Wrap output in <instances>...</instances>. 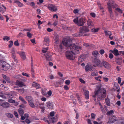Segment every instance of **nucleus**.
Wrapping results in <instances>:
<instances>
[{
	"label": "nucleus",
	"mask_w": 124,
	"mask_h": 124,
	"mask_svg": "<svg viewBox=\"0 0 124 124\" xmlns=\"http://www.w3.org/2000/svg\"><path fill=\"white\" fill-rule=\"evenodd\" d=\"M46 105L48 108L50 109L52 108L53 107V104L50 102H47Z\"/></svg>",
	"instance_id": "a211bd4d"
},
{
	"label": "nucleus",
	"mask_w": 124,
	"mask_h": 124,
	"mask_svg": "<svg viewBox=\"0 0 124 124\" xmlns=\"http://www.w3.org/2000/svg\"><path fill=\"white\" fill-rule=\"evenodd\" d=\"M99 104L100 106V108L101 109L102 112H104V108H103V107L102 106V105L101 104V103L100 102H99Z\"/></svg>",
	"instance_id": "4c0bfd02"
},
{
	"label": "nucleus",
	"mask_w": 124,
	"mask_h": 124,
	"mask_svg": "<svg viewBox=\"0 0 124 124\" xmlns=\"http://www.w3.org/2000/svg\"><path fill=\"white\" fill-rule=\"evenodd\" d=\"M109 58L110 59H112L113 57V54L112 53H110L109 55Z\"/></svg>",
	"instance_id": "e2e57ef3"
},
{
	"label": "nucleus",
	"mask_w": 124,
	"mask_h": 124,
	"mask_svg": "<svg viewBox=\"0 0 124 124\" xmlns=\"http://www.w3.org/2000/svg\"><path fill=\"white\" fill-rule=\"evenodd\" d=\"M93 67L89 64H87L85 66V69L86 71H89L92 70Z\"/></svg>",
	"instance_id": "ddd939ff"
},
{
	"label": "nucleus",
	"mask_w": 124,
	"mask_h": 124,
	"mask_svg": "<svg viewBox=\"0 0 124 124\" xmlns=\"http://www.w3.org/2000/svg\"><path fill=\"white\" fill-rule=\"evenodd\" d=\"M48 48L47 47L46 48H43V49L42 50V52L44 53H45L47 52V50H48Z\"/></svg>",
	"instance_id": "3c124183"
},
{
	"label": "nucleus",
	"mask_w": 124,
	"mask_h": 124,
	"mask_svg": "<svg viewBox=\"0 0 124 124\" xmlns=\"http://www.w3.org/2000/svg\"><path fill=\"white\" fill-rule=\"evenodd\" d=\"M28 101L29 103V102L31 101L32 100V98L31 96H26L25 98Z\"/></svg>",
	"instance_id": "7c9ffc66"
},
{
	"label": "nucleus",
	"mask_w": 124,
	"mask_h": 124,
	"mask_svg": "<svg viewBox=\"0 0 124 124\" xmlns=\"http://www.w3.org/2000/svg\"><path fill=\"white\" fill-rule=\"evenodd\" d=\"M46 56V60L50 61L52 60L51 55L50 53L47 52V54L45 55Z\"/></svg>",
	"instance_id": "dca6fc26"
},
{
	"label": "nucleus",
	"mask_w": 124,
	"mask_h": 124,
	"mask_svg": "<svg viewBox=\"0 0 124 124\" xmlns=\"http://www.w3.org/2000/svg\"><path fill=\"white\" fill-rule=\"evenodd\" d=\"M84 45L87 47H90L91 45L87 43H85L83 44Z\"/></svg>",
	"instance_id": "bf43d9fd"
},
{
	"label": "nucleus",
	"mask_w": 124,
	"mask_h": 124,
	"mask_svg": "<svg viewBox=\"0 0 124 124\" xmlns=\"http://www.w3.org/2000/svg\"><path fill=\"white\" fill-rule=\"evenodd\" d=\"M95 94L93 96L94 97L97 95L98 97L101 99H104L106 95V90L103 88H99L98 90H95Z\"/></svg>",
	"instance_id": "f03ea898"
},
{
	"label": "nucleus",
	"mask_w": 124,
	"mask_h": 124,
	"mask_svg": "<svg viewBox=\"0 0 124 124\" xmlns=\"http://www.w3.org/2000/svg\"><path fill=\"white\" fill-rule=\"evenodd\" d=\"M2 77L5 80H6L8 83L10 82V78L7 76L3 74L1 75Z\"/></svg>",
	"instance_id": "412c9836"
},
{
	"label": "nucleus",
	"mask_w": 124,
	"mask_h": 124,
	"mask_svg": "<svg viewBox=\"0 0 124 124\" xmlns=\"http://www.w3.org/2000/svg\"><path fill=\"white\" fill-rule=\"evenodd\" d=\"M20 56L23 60H25L26 58L25 53L24 52H21V53L20 54Z\"/></svg>",
	"instance_id": "a878e982"
},
{
	"label": "nucleus",
	"mask_w": 124,
	"mask_h": 124,
	"mask_svg": "<svg viewBox=\"0 0 124 124\" xmlns=\"http://www.w3.org/2000/svg\"><path fill=\"white\" fill-rule=\"evenodd\" d=\"M32 85L33 86L36 88V89H39L40 88L39 85L36 82H33Z\"/></svg>",
	"instance_id": "5701e85b"
},
{
	"label": "nucleus",
	"mask_w": 124,
	"mask_h": 124,
	"mask_svg": "<svg viewBox=\"0 0 124 124\" xmlns=\"http://www.w3.org/2000/svg\"><path fill=\"white\" fill-rule=\"evenodd\" d=\"M105 102L106 105L108 106L110 105V102L109 99L108 98L105 99Z\"/></svg>",
	"instance_id": "c85d7f7f"
},
{
	"label": "nucleus",
	"mask_w": 124,
	"mask_h": 124,
	"mask_svg": "<svg viewBox=\"0 0 124 124\" xmlns=\"http://www.w3.org/2000/svg\"><path fill=\"white\" fill-rule=\"evenodd\" d=\"M102 66L106 69H108L111 68V65L109 63L105 61H103L102 62Z\"/></svg>",
	"instance_id": "9d476101"
},
{
	"label": "nucleus",
	"mask_w": 124,
	"mask_h": 124,
	"mask_svg": "<svg viewBox=\"0 0 124 124\" xmlns=\"http://www.w3.org/2000/svg\"><path fill=\"white\" fill-rule=\"evenodd\" d=\"M87 24L89 28H93L94 27L93 23L90 19L88 20L87 21Z\"/></svg>",
	"instance_id": "f8f14e48"
},
{
	"label": "nucleus",
	"mask_w": 124,
	"mask_h": 124,
	"mask_svg": "<svg viewBox=\"0 0 124 124\" xmlns=\"http://www.w3.org/2000/svg\"><path fill=\"white\" fill-rule=\"evenodd\" d=\"M92 54L93 56L96 58H97V56L99 55H100L99 53L97 51H95L93 52L92 53Z\"/></svg>",
	"instance_id": "393cba45"
},
{
	"label": "nucleus",
	"mask_w": 124,
	"mask_h": 124,
	"mask_svg": "<svg viewBox=\"0 0 124 124\" xmlns=\"http://www.w3.org/2000/svg\"><path fill=\"white\" fill-rule=\"evenodd\" d=\"M9 47H11L13 45V41H9Z\"/></svg>",
	"instance_id": "864d4df0"
},
{
	"label": "nucleus",
	"mask_w": 124,
	"mask_h": 124,
	"mask_svg": "<svg viewBox=\"0 0 124 124\" xmlns=\"http://www.w3.org/2000/svg\"><path fill=\"white\" fill-rule=\"evenodd\" d=\"M105 36H111L112 35V34L109 31H105L104 32Z\"/></svg>",
	"instance_id": "c756f323"
},
{
	"label": "nucleus",
	"mask_w": 124,
	"mask_h": 124,
	"mask_svg": "<svg viewBox=\"0 0 124 124\" xmlns=\"http://www.w3.org/2000/svg\"><path fill=\"white\" fill-rule=\"evenodd\" d=\"M41 93L42 94L44 95H46V93L45 91H44L43 89H42L41 90Z\"/></svg>",
	"instance_id": "052dcab7"
},
{
	"label": "nucleus",
	"mask_w": 124,
	"mask_h": 124,
	"mask_svg": "<svg viewBox=\"0 0 124 124\" xmlns=\"http://www.w3.org/2000/svg\"><path fill=\"white\" fill-rule=\"evenodd\" d=\"M116 120V117L113 116L112 118L110 119L108 123H112L114 122Z\"/></svg>",
	"instance_id": "6ab92c4d"
},
{
	"label": "nucleus",
	"mask_w": 124,
	"mask_h": 124,
	"mask_svg": "<svg viewBox=\"0 0 124 124\" xmlns=\"http://www.w3.org/2000/svg\"><path fill=\"white\" fill-rule=\"evenodd\" d=\"M87 56V55L86 54H84L81 55L79 57L78 61L79 62H83L84 61L85 58Z\"/></svg>",
	"instance_id": "9b49d317"
},
{
	"label": "nucleus",
	"mask_w": 124,
	"mask_h": 124,
	"mask_svg": "<svg viewBox=\"0 0 124 124\" xmlns=\"http://www.w3.org/2000/svg\"><path fill=\"white\" fill-rule=\"evenodd\" d=\"M22 74L23 75L25 76L28 78L29 77H30L29 75V74H27L26 73L23 72L22 73Z\"/></svg>",
	"instance_id": "09e8293b"
},
{
	"label": "nucleus",
	"mask_w": 124,
	"mask_h": 124,
	"mask_svg": "<svg viewBox=\"0 0 124 124\" xmlns=\"http://www.w3.org/2000/svg\"><path fill=\"white\" fill-rule=\"evenodd\" d=\"M0 106L4 108H7L9 107V104L8 102L5 101L3 102H0Z\"/></svg>",
	"instance_id": "1a4fd4ad"
},
{
	"label": "nucleus",
	"mask_w": 124,
	"mask_h": 124,
	"mask_svg": "<svg viewBox=\"0 0 124 124\" xmlns=\"http://www.w3.org/2000/svg\"><path fill=\"white\" fill-rule=\"evenodd\" d=\"M71 51H67L66 52V55L67 58L70 60H73L75 58V55L79 53V51H77L73 49V50H70Z\"/></svg>",
	"instance_id": "39448f33"
},
{
	"label": "nucleus",
	"mask_w": 124,
	"mask_h": 124,
	"mask_svg": "<svg viewBox=\"0 0 124 124\" xmlns=\"http://www.w3.org/2000/svg\"><path fill=\"white\" fill-rule=\"evenodd\" d=\"M97 75L98 73L96 70H92L91 74V76H97Z\"/></svg>",
	"instance_id": "cd10ccee"
},
{
	"label": "nucleus",
	"mask_w": 124,
	"mask_h": 124,
	"mask_svg": "<svg viewBox=\"0 0 124 124\" xmlns=\"http://www.w3.org/2000/svg\"><path fill=\"white\" fill-rule=\"evenodd\" d=\"M17 90L18 92L21 93H23L24 91V88L20 89H17Z\"/></svg>",
	"instance_id": "e433bc0d"
},
{
	"label": "nucleus",
	"mask_w": 124,
	"mask_h": 124,
	"mask_svg": "<svg viewBox=\"0 0 124 124\" xmlns=\"http://www.w3.org/2000/svg\"><path fill=\"white\" fill-rule=\"evenodd\" d=\"M79 12V10L78 9H75L73 10V12L75 14H76L78 13Z\"/></svg>",
	"instance_id": "6e6d98bb"
},
{
	"label": "nucleus",
	"mask_w": 124,
	"mask_h": 124,
	"mask_svg": "<svg viewBox=\"0 0 124 124\" xmlns=\"http://www.w3.org/2000/svg\"><path fill=\"white\" fill-rule=\"evenodd\" d=\"M58 35H56L54 37V40H55V42L56 43H58L59 42L58 40Z\"/></svg>",
	"instance_id": "f704fd0d"
},
{
	"label": "nucleus",
	"mask_w": 124,
	"mask_h": 124,
	"mask_svg": "<svg viewBox=\"0 0 124 124\" xmlns=\"http://www.w3.org/2000/svg\"><path fill=\"white\" fill-rule=\"evenodd\" d=\"M25 122L27 124H30L31 122V121L28 119H26L25 120Z\"/></svg>",
	"instance_id": "774afa93"
},
{
	"label": "nucleus",
	"mask_w": 124,
	"mask_h": 124,
	"mask_svg": "<svg viewBox=\"0 0 124 124\" xmlns=\"http://www.w3.org/2000/svg\"><path fill=\"white\" fill-rule=\"evenodd\" d=\"M11 55L12 58L14 59V61L16 62H17V60L16 58L15 53L12 54Z\"/></svg>",
	"instance_id": "2f4dec72"
},
{
	"label": "nucleus",
	"mask_w": 124,
	"mask_h": 124,
	"mask_svg": "<svg viewBox=\"0 0 124 124\" xmlns=\"http://www.w3.org/2000/svg\"><path fill=\"white\" fill-rule=\"evenodd\" d=\"M5 94L7 95V97L12 98H13V95H14V92L13 91L9 93H5Z\"/></svg>",
	"instance_id": "2eb2a0df"
},
{
	"label": "nucleus",
	"mask_w": 124,
	"mask_h": 124,
	"mask_svg": "<svg viewBox=\"0 0 124 124\" xmlns=\"http://www.w3.org/2000/svg\"><path fill=\"white\" fill-rule=\"evenodd\" d=\"M27 36L30 38H32V34L29 32H28L27 33Z\"/></svg>",
	"instance_id": "79ce46f5"
},
{
	"label": "nucleus",
	"mask_w": 124,
	"mask_h": 124,
	"mask_svg": "<svg viewBox=\"0 0 124 124\" xmlns=\"http://www.w3.org/2000/svg\"><path fill=\"white\" fill-rule=\"evenodd\" d=\"M91 15L93 17H95V14L93 13H90Z\"/></svg>",
	"instance_id": "338daca9"
},
{
	"label": "nucleus",
	"mask_w": 124,
	"mask_h": 124,
	"mask_svg": "<svg viewBox=\"0 0 124 124\" xmlns=\"http://www.w3.org/2000/svg\"><path fill=\"white\" fill-rule=\"evenodd\" d=\"M89 29L87 27L83 26L80 28L79 32L73 35V36L74 37H78L81 36H86V33L89 32Z\"/></svg>",
	"instance_id": "7ed1b4c3"
},
{
	"label": "nucleus",
	"mask_w": 124,
	"mask_h": 124,
	"mask_svg": "<svg viewBox=\"0 0 124 124\" xmlns=\"http://www.w3.org/2000/svg\"><path fill=\"white\" fill-rule=\"evenodd\" d=\"M14 2L18 5L19 7H22L23 6V4L18 0H16L14 1Z\"/></svg>",
	"instance_id": "b1692460"
},
{
	"label": "nucleus",
	"mask_w": 124,
	"mask_h": 124,
	"mask_svg": "<svg viewBox=\"0 0 124 124\" xmlns=\"http://www.w3.org/2000/svg\"><path fill=\"white\" fill-rule=\"evenodd\" d=\"M75 112L76 114V116L75 118L76 119H78L79 117V115L77 111H75Z\"/></svg>",
	"instance_id": "69168bd1"
},
{
	"label": "nucleus",
	"mask_w": 124,
	"mask_h": 124,
	"mask_svg": "<svg viewBox=\"0 0 124 124\" xmlns=\"http://www.w3.org/2000/svg\"><path fill=\"white\" fill-rule=\"evenodd\" d=\"M101 55L105 53V51L103 49H101L99 51Z\"/></svg>",
	"instance_id": "5fc2aeb1"
},
{
	"label": "nucleus",
	"mask_w": 124,
	"mask_h": 124,
	"mask_svg": "<svg viewBox=\"0 0 124 124\" xmlns=\"http://www.w3.org/2000/svg\"><path fill=\"white\" fill-rule=\"evenodd\" d=\"M50 115L51 116H53L54 115V111L51 112L50 113Z\"/></svg>",
	"instance_id": "0e129e2a"
},
{
	"label": "nucleus",
	"mask_w": 124,
	"mask_h": 124,
	"mask_svg": "<svg viewBox=\"0 0 124 124\" xmlns=\"http://www.w3.org/2000/svg\"><path fill=\"white\" fill-rule=\"evenodd\" d=\"M116 80L118 81V83L120 84L121 83V79L120 77H118L116 79Z\"/></svg>",
	"instance_id": "8fccbe9b"
},
{
	"label": "nucleus",
	"mask_w": 124,
	"mask_h": 124,
	"mask_svg": "<svg viewBox=\"0 0 124 124\" xmlns=\"http://www.w3.org/2000/svg\"><path fill=\"white\" fill-rule=\"evenodd\" d=\"M73 22L77 25L79 26L83 25L85 23V19L83 17L79 18L77 17L73 20Z\"/></svg>",
	"instance_id": "423d86ee"
},
{
	"label": "nucleus",
	"mask_w": 124,
	"mask_h": 124,
	"mask_svg": "<svg viewBox=\"0 0 124 124\" xmlns=\"http://www.w3.org/2000/svg\"><path fill=\"white\" fill-rule=\"evenodd\" d=\"M29 104L30 106L33 108H34L35 107V106L34 103L32 101L29 102Z\"/></svg>",
	"instance_id": "ea45409f"
},
{
	"label": "nucleus",
	"mask_w": 124,
	"mask_h": 124,
	"mask_svg": "<svg viewBox=\"0 0 124 124\" xmlns=\"http://www.w3.org/2000/svg\"><path fill=\"white\" fill-rule=\"evenodd\" d=\"M18 111L19 114L21 115L23 114L24 113V111L22 108H19L18 110Z\"/></svg>",
	"instance_id": "72a5a7b5"
},
{
	"label": "nucleus",
	"mask_w": 124,
	"mask_h": 124,
	"mask_svg": "<svg viewBox=\"0 0 124 124\" xmlns=\"http://www.w3.org/2000/svg\"><path fill=\"white\" fill-rule=\"evenodd\" d=\"M0 65L1 66L3 69L5 70H6L9 69L10 66L9 65L6 64L5 65L1 64Z\"/></svg>",
	"instance_id": "aec40b11"
},
{
	"label": "nucleus",
	"mask_w": 124,
	"mask_h": 124,
	"mask_svg": "<svg viewBox=\"0 0 124 124\" xmlns=\"http://www.w3.org/2000/svg\"><path fill=\"white\" fill-rule=\"evenodd\" d=\"M3 39L4 40H6L7 41H8L10 39V38L8 36H5L3 38Z\"/></svg>",
	"instance_id": "49530a36"
},
{
	"label": "nucleus",
	"mask_w": 124,
	"mask_h": 124,
	"mask_svg": "<svg viewBox=\"0 0 124 124\" xmlns=\"http://www.w3.org/2000/svg\"><path fill=\"white\" fill-rule=\"evenodd\" d=\"M23 37V34L21 33H20L17 36V37L18 38H19L20 37Z\"/></svg>",
	"instance_id": "13d9d810"
},
{
	"label": "nucleus",
	"mask_w": 124,
	"mask_h": 124,
	"mask_svg": "<svg viewBox=\"0 0 124 124\" xmlns=\"http://www.w3.org/2000/svg\"><path fill=\"white\" fill-rule=\"evenodd\" d=\"M16 85H18L20 87H23L24 86H25V85L24 83L21 81H17L16 83Z\"/></svg>",
	"instance_id": "4468645a"
},
{
	"label": "nucleus",
	"mask_w": 124,
	"mask_h": 124,
	"mask_svg": "<svg viewBox=\"0 0 124 124\" xmlns=\"http://www.w3.org/2000/svg\"><path fill=\"white\" fill-rule=\"evenodd\" d=\"M49 39L48 37H45L44 38V40L43 42L44 45L46 46L49 45Z\"/></svg>",
	"instance_id": "f3484780"
},
{
	"label": "nucleus",
	"mask_w": 124,
	"mask_h": 124,
	"mask_svg": "<svg viewBox=\"0 0 124 124\" xmlns=\"http://www.w3.org/2000/svg\"><path fill=\"white\" fill-rule=\"evenodd\" d=\"M6 10L4 9L2 7H0V12L3 13Z\"/></svg>",
	"instance_id": "c03bdc74"
},
{
	"label": "nucleus",
	"mask_w": 124,
	"mask_h": 124,
	"mask_svg": "<svg viewBox=\"0 0 124 124\" xmlns=\"http://www.w3.org/2000/svg\"><path fill=\"white\" fill-rule=\"evenodd\" d=\"M107 5L108 11L110 16L113 17V12L112 10V8H116L118 7V6L113 0H109L107 3Z\"/></svg>",
	"instance_id": "20e7f679"
},
{
	"label": "nucleus",
	"mask_w": 124,
	"mask_h": 124,
	"mask_svg": "<svg viewBox=\"0 0 124 124\" xmlns=\"http://www.w3.org/2000/svg\"><path fill=\"white\" fill-rule=\"evenodd\" d=\"M14 45L16 46H18L19 45V43L18 40L16 41L14 43Z\"/></svg>",
	"instance_id": "4d7b16f0"
},
{
	"label": "nucleus",
	"mask_w": 124,
	"mask_h": 124,
	"mask_svg": "<svg viewBox=\"0 0 124 124\" xmlns=\"http://www.w3.org/2000/svg\"><path fill=\"white\" fill-rule=\"evenodd\" d=\"M46 6L49 10L52 12H55L57 9V7L55 5L53 4H50Z\"/></svg>",
	"instance_id": "0eeeda50"
},
{
	"label": "nucleus",
	"mask_w": 124,
	"mask_h": 124,
	"mask_svg": "<svg viewBox=\"0 0 124 124\" xmlns=\"http://www.w3.org/2000/svg\"><path fill=\"white\" fill-rule=\"evenodd\" d=\"M89 92L87 90H85L84 91V94L86 99H88L89 98Z\"/></svg>",
	"instance_id": "4be33fe9"
},
{
	"label": "nucleus",
	"mask_w": 124,
	"mask_h": 124,
	"mask_svg": "<svg viewBox=\"0 0 124 124\" xmlns=\"http://www.w3.org/2000/svg\"><path fill=\"white\" fill-rule=\"evenodd\" d=\"M93 66L94 67L98 66L99 67H102V63L98 59H96L94 60V62Z\"/></svg>",
	"instance_id": "6e6552de"
},
{
	"label": "nucleus",
	"mask_w": 124,
	"mask_h": 124,
	"mask_svg": "<svg viewBox=\"0 0 124 124\" xmlns=\"http://www.w3.org/2000/svg\"><path fill=\"white\" fill-rule=\"evenodd\" d=\"M6 116L9 118H12L13 115L12 114L10 113H6Z\"/></svg>",
	"instance_id": "c9c22d12"
},
{
	"label": "nucleus",
	"mask_w": 124,
	"mask_h": 124,
	"mask_svg": "<svg viewBox=\"0 0 124 124\" xmlns=\"http://www.w3.org/2000/svg\"><path fill=\"white\" fill-rule=\"evenodd\" d=\"M114 113V111L113 110H111L109 111H108L107 113V115H109L112 114Z\"/></svg>",
	"instance_id": "a18cd8bd"
},
{
	"label": "nucleus",
	"mask_w": 124,
	"mask_h": 124,
	"mask_svg": "<svg viewBox=\"0 0 124 124\" xmlns=\"http://www.w3.org/2000/svg\"><path fill=\"white\" fill-rule=\"evenodd\" d=\"M8 102L11 103H14L15 102V100H13L11 99H8Z\"/></svg>",
	"instance_id": "37998d69"
},
{
	"label": "nucleus",
	"mask_w": 124,
	"mask_h": 124,
	"mask_svg": "<svg viewBox=\"0 0 124 124\" xmlns=\"http://www.w3.org/2000/svg\"><path fill=\"white\" fill-rule=\"evenodd\" d=\"M70 81L69 80H67L65 81V84L67 85H69L70 83Z\"/></svg>",
	"instance_id": "603ef678"
},
{
	"label": "nucleus",
	"mask_w": 124,
	"mask_h": 124,
	"mask_svg": "<svg viewBox=\"0 0 124 124\" xmlns=\"http://www.w3.org/2000/svg\"><path fill=\"white\" fill-rule=\"evenodd\" d=\"M99 30V28L97 29H92L91 31L93 32H98Z\"/></svg>",
	"instance_id": "a19ab883"
},
{
	"label": "nucleus",
	"mask_w": 124,
	"mask_h": 124,
	"mask_svg": "<svg viewBox=\"0 0 124 124\" xmlns=\"http://www.w3.org/2000/svg\"><path fill=\"white\" fill-rule=\"evenodd\" d=\"M116 62L117 63L118 65H121V60L119 58H118L117 59Z\"/></svg>",
	"instance_id": "58836bf2"
},
{
	"label": "nucleus",
	"mask_w": 124,
	"mask_h": 124,
	"mask_svg": "<svg viewBox=\"0 0 124 124\" xmlns=\"http://www.w3.org/2000/svg\"><path fill=\"white\" fill-rule=\"evenodd\" d=\"M31 31V29H24L23 30V31Z\"/></svg>",
	"instance_id": "680f3d73"
},
{
	"label": "nucleus",
	"mask_w": 124,
	"mask_h": 124,
	"mask_svg": "<svg viewBox=\"0 0 124 124\" xmlns=\"http://www.w3.org/2000/svg\"><path fill=\"white\" fill-rule=\"evenodd\" d=\"M116 10L118 12L120 13H122V10L119 8H117L116 9Z\"/></svg>",
	"instance_id": "de8ad7c7"
},
{
	"label": "nucleus",
	"mask_w": 124,
	"mask_h": 124,
	"mask_svg": "<svg viewBox=\"0 0 124 124\" xmlns=\"http://www.w3.org/2000/svg\"><path fill=\"white\" fill-rule=\"evenodd\" d=\"M112 52L115 56L118 55L119 54L118 50L116 48L114 49L113 51H112Z\"/></svg>",
	"instance_id": "bb28decb"
},
{
	"label": "nucleus",
	"mask_w": 124,
	"mask_h": 124,
	"mask_svg": "<svg viewBox=\"0 0 124 124\" xmlns=\"http://www.w3.org/2000/svg\"><path fill=\"white\" fill-rule=\"evenodd\" d=\"M58 118V116H55L54 117L51 118V120L52 123H54L57 120V119Z\"/></svg>",
	"instance_id": "473e14b6"
},
{
	"label": "nucleus",
	"mask_w": 124,
	"mask_h": 124,
	"mask_svg": "<svg viewBox=\"0 0 124 124\" xmlns=\"http://www.w3.org/2000/svg\"><path fill=\"white\" fill-rule=\"evenodd\" d=\"M72 40L69 38L65 39L62 41V43L63 45L69 48L70 50H73V49H75L77 51L81 49V46L72 44Z\"/></svg>",
	"instance_id": "f257e3e1"
}]
</instances>
